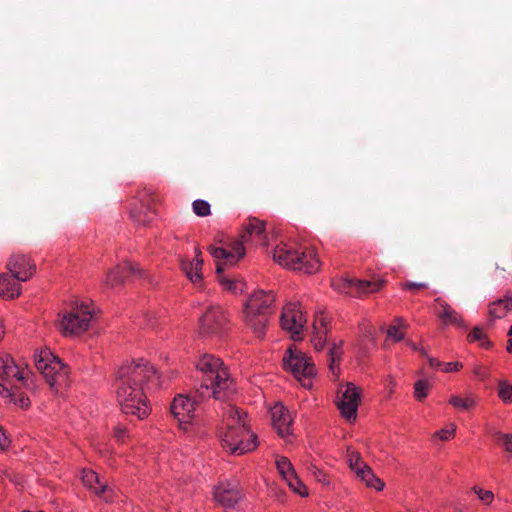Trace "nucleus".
I'll return each instance as SVG.
<instances>
[{
    "mask_svg": "<svg viewBox=\"0 0 512 512\" xmlns=\"http://www.w3.org/2000/svg\"><path fill=\"white\" fill-rule=\"evenodd\" d=\"M158 380L157 371L149 362L139 359L123 364L118 370L115 395L121 411L139 420L151 413L146 386Z\"/></svg>",
    "mask_w": 512,
    "mask_h": 512,
    "instance_id": "f257e3e1",
    "label": "nucleus"
},
{
    "mask_svg": "<svg viewBox=\"0 0 512 512\" xmlns=\"http://www.w3.org/2000/svg\"><path fill=\"white\" fill-rule=\"evenodd\" d=\"M200 375V385L196 389L201 399L226 400L236 392V385L228 367L222 359L212 354H203L195 362Z\"/></svg>",
    "mask_w": 512,
    "mask_h": 512,
    "instance_id": "f03ea898",
    "label": "nucleus"
},
{
    "mask_svg": "<svg viewBox=\"0 0 512 512\" xmlns=\"http://www.w3.org/2000/svg\"><path fill=\"white\" fill-rule=\"evenodd\" d=\"M247 415L228 405L218 436L222 448L229 454L241 456L253 452L259 445L257 435L247 424Z\"/></svg>",
    "mask_w": 512,
    "mask_h": 512,
    "instance_id": "7ed1b4c3",
    "label": "nucleus"
},
{
    "mask_svg": "<svg viewBox=\"0 0 512 512\" xmlns=\"http://www.w3.org/2000/svg\"><path fill=\"white\" fill-rule=\"evenodd\" d=\"M31 376L27 366L17 364L10 354L0 353V394L7 402L22 409L30 406L29 397L21 389L29 387Z\"/></svg>",
    "mask_w": 512,
    "mask_h": 512,
    "instance_id": "20e7f679",
    "label": "nucleus"
},
{
    "mask_svg": "<svg viewBox=\"0 0 512 512\" xmlns=\"http://www.w3.org/2000/svg\"><path fill=\"white\" fill-rule=\"evenodd\" d=\"M274 302L273 291L265 290L254 291L244 302L242 320L255 337L262 339L265 336Z\"/></svg>",
    "mask_w": 512,
    "mask_h": 512,
    "instance_id": "39448f33",
    "label": "nucleus"
},
{
    "mask_svg": "<svg viewBox=\"0 0 512 512\" xmlns=\"http://www.w3.org/2000/svg\"><path fill=\"white\" fill-rule=\"evenodd\" d=\"M244 242H252L255 245L266 246L267 234L265 223L256 218H250L244 224L240 240L233 241L229 248L209 246L208 252L215 260H225L227 264L235 265L245 256Z\"/></svg>",
    "mask_w": 512,
    "mask_h": 512,
    "instance_id": "423d86ee",
    "label": "nucleus"
},
{
    "mask_svg": "<svg viewBox=\"0 0 512 512\" xmlns=\"http://www.w3.org/2000/svg\"><path fill=\"white\" fill-rule=\"evenodd\" d=\"M34 362L38 371L43 375L51 389L56 392L66 388L69 384V367L54 355L48 348L35 352Z\"/></svg>",
    "mask_w": 512,
    "mask_h": 512,
    "instance_id": "0eeeda50",
    "label": "nucleus"
},
{
    "mask_svg": "<svg viewBox=\"0 0 512 512\" xmlns=\"http://www.w3.org/2000/svg\"><path fill=\"white\" fill-rule=\"evenodd\" d=\"M283 368L290 372L305 389H311L316 376L312 359L301 350L289 347L282 359Z\"/></svg>",
    "mask_w": 512,
    "mask_h": 512,
    "instance_id": "6e6552de",
    "label": "nucleus"
},
{
    "mask_svg": "<svg viewBox=\"0 0 512 512\" xmlns=\"http://www.w3.org/2000/svg\"><path fill=\"white\" fill-rule=\"evenodd\" d=\"M170 411L178 427L185 433L196 436L202 432V425L196 414V401L189 395L175 396L171 402Z\"/></svg>",
    "mask_w": 512,
    "mask_h": 512,
    "instance_id": "1a4fd4ad",
    "label": "nucleus"
},
{
    "mask_svg": "<svg viewBox=\"0 0 512 512\" xmlns=\"http://www.w3.org/2000/svg\"><path fill=\"white\" fill-rule=\"evenodd\" d=\"M94 310L88 303H76L60 320V329L64 335H80L86 332L93 321Z\"/></svg>",
    "mask_w": 512,
    "mask_h": 512,
    "instance_id": "9d476101",
    "label": "nucleus"
},
{
    "mask_svg": "<svg viewBox=\"0 0 512 512\" xmlns=\"http://www.w3.org/2000/svg\"><path fill=\"white\" fill-rule=\"evenodd\" d=\"M307 318L299 303H288L283 307L281 327L289 332L294 340L301 339Z\"/></svg>",
    "mask_w": 512,
    "mask_h": 512,
    "instance_id": "9b49d317",
    "label": "nucleus"
},
{
    "mask_svg": "<svg viewBox=\"0 0 512 512\" xmlns=\"http://www.w3.org/2000/svg\"><path fill=\"white\" fill-rule=\"evenodd\" d=\"M361 402V389L353 383H348L340 389L337 400V407L340 414L349 422L356 420L357 411Z\"/></svg>",
    "mask_w": 512,
    "mask_h": 512,
    "instance_id": "f8f14e48",
    "label": "nucleus"
},
{
    "mask_svg": "<svg viewBox=\"0 0 512 512\" xmlns=\"http://www.w3.org/2000/svg\"><path fill=\"white\" fill-rule=\"evenodd\" d=\"M270 415L273 428L277 434L287 443H291L294 439V419L291 412L282 403H276L271 407Z\"/></svg>",
    "mask_w": 512,
    "mask_h": 512,
    "instance_id": "ddd939ff",
    "label": "nucleus"
},
{
    "mask_svg": "<svg viewBox=\"0 0 512 512\" xmlns=\"http://www.w3.org/2000/svg\"><path fill=\"white\" fill-rule=\"evenodd\" d=\"M227 322V316L221 307L210 306L199 319V333L203 336L218 333Z\"/></svg>",
    "mask_w": 512,
    "mask_h": 512,
    "instance_id": "4468645a",
    "label": "nucleus"
},
{
    "mask_svg": "<svg viewBox=\"0 0 512 512\" xmlns=\"http://www.w3.org/2000/svg\"><path fill=\"white\" fill-rule=\"evenodd\" d=\"M276 468L281 478L287 483L288 487L301 497L308 496V489L299 479L293 464L285 456H278L275 460Z\"/></svg>",
    "mask_w": 512,
    "mask_h": 512,
    "instance_id": "2eb2a0df",
    "label": "nucleus"
},
{
    "mask_svg": "<svg viewBox=\"0 0 512 512\" xmlns=\"http://www.w3.org/2000/svg\"><path fill=\"white\" fill-rule=\"evenodd\" d=\"M135 275H140L139 267L131 262H123L107 272L104 285L109 289H115L122 286L129 277Z\"/></svg>",
    "mask_w": 512,
    "mask_h": 512,
    "instance_id": "dca6fc26",
    "label": "nucleus"
},
{
    "mask_svg": "<svg viewBox=\"0 0 512 512\" xmlns=\"http://www.w3.org/2000/svg\"><path fill=\"white\" fill-rule=\"evenodd\" d=\"M7 268L18 281L29 280L36 271L34 261L29 256L23 254L13 255L7 264Z\"/></svg>",
    "mask_w": 512,
    "mask_h": 512,
    "instance_id": "f3484780",
    "label": "nucleus"
},
{
    "mask_svg": "<svg viewBox=\"0 0 512 512\" xmlns=\"http://www.w3.org/2000/svg\"><path fill=\"white\" fill-rule=\"evenodd\" d=\"M300 249L291 244L280 243L273 250L272 257L276 263L286 269L299 268Z\"/></svg>",
    "mask_w": 512,
    "mask_h": 512,
    "instance_id": "a211bd4d",
    "label": "nucleus"
},
{
    "mask_svg": "<svg viewBox=\"0 0 512 512\" xmlns=\"http://www.w3.org/2000/svg\"><path fill=\"white\" fill-rule=\"evenodd\" d=\"M81 479L85 487L91 490L99 498L106 502L113 500V490L107 485L106 482L101 481L99 475L88 469L81 471Z\"/></svg>",
    "mask_w": 512,
    "mask_h": 512,
    "instance_id": "6ab92c4d",
    "label": "nucleus"
},
{
    "mask_svg": "<svg viewBox=\"0 0 512 512\" xmlns=\"http://www.w3.org/2000/svg\"><path fill=\"white\" fill-rule=\"evenodd\" d=\"M213 497L216 503L224 509H231L240 501L241 493L237 485L224 482L215 486Z\"/></svg>",
    "mask_w": 512,
    "mask_h": 512,
    "instance_id": "aec40b11",
    "label": "nucleus"
},
{
    "mask_svg": "<svg viewBox=\"0 0 512 512\" xmlns=\"http://www.w3.org/2000/svg\"><path fill=\"white\" fill-rule=\"evenodd\" d=\"M194 258L188 259L186 257L180 258L181 270L185 273L187 278L194 285H201L203 281L202 268H203V259L201 258V251L199 247L195 246L194 248Z\"/></svg>",
    "mask_w": 512,
    "mask_h": 512,
    "instance_id": "412c9836",
    "label": "nucleus"
},
{
    "mask_svg": "<svg viewBox=\"0 0 512 512\" xmlns=\"http://www.w3.org/2000/svg\"><path fill=\"white\" fill-rule=\"evenodd\" d=\"M329 316L324 312H317L313 321V332L311 342L315 350L324 348L328 335Z\"/></svg>",
    "mask_w": 512,
    "mask_h": 512,
    "instance_id": "4be33fe9",
    "label": "nucleus"
},
{
    "mask_svg": "<svg viewBox=\"0 0 512 512\" xmlns=\"http://www.w3.org/2000/svg\"><path fill=\"white\" fill-rule=\"evenodd\" d=\"M435 313L444 325L464 326L461 314L441 298L435 300Z\"/></svg>",
    "mask_w": 512,
    "mask_h": 512,
    "instance_id": "5701e85b",
    "label": "nucleus"
},
{
    "mask_svg": "<svg viewBox=\"0 0 512 512\" xmlns=\"http://www.w3.org/2000/svg\"><path fill=\"white\" fill-rule=\"evenodd\" d=\"M448 403L458 412H471L478 406L479 396L474 392L465 391L450 395Z\"/></svg>",
    "mask_w": 512,
    "mask_h": 512,
    "instance_id": "b1692460",
    "label": "nucleus"
},
{
    "mask_svg": "<svg viewBox=\"0 0 512 512\" xmlns=\"http://www.w3.org/2000/svg\"><path fill=\"white\" fill-rule=\"evenodd\" d=\"M299 258L301 261L299 266L301 267L291 268V270H298L307 274H314L320 270L322 263L315 248H301Z\"/></svg>",
    "mask_w": 512,
    "mask_h": 512,
    "instance_id": "393cba45",
    "label": "nucleus"
},
{
    "mask_svg": "<svg viewBox=\"0 0 512 512\" xmlns=\"http://www.w3.org/2000/svg\"><path fill=\"white\" fill-rule=\"evenodd\" d=\"M216 264V273L217 279L221 287L232 294H240L245 290V282L241 279H232L228 278L223 274L224 266H231L227 264L225 260H215Z\"/></svg>",
    "mask_w": 512,
    "mask_h": 512,
    "instance_id": "a878e982",
    "label": "nucleus"
},
{
    "mask_svg": "<svg viewBox=\"0 0 512 512\" xmlns=\"http://www.w3.org/2000/svg\"><path fill=\"white\" fill-rule=\"evenodd\" d=\"M512 311V293L505 295L488 304V318L490 322L505 318Z\"/></svg>",
    "mask_w": 512,
    "mask_h": 512,
    "instance_id": "bb28decb",
    "label": "nucleus"
},
{
    "mask_svg": "<svg viewBox=\"0 0 512 512\" xmlns=\"http://www.w3.org/2000/svg\"><path fill=\"white\" fill-rule=\"evenodd\" d=\"M12 273L0 275V297L13 299L21 294V283Z\"/></svg>",
    "mask_w": 512,
    "mask_h": 512,
    "instance_id": "cd10ccee",
    "label": "nucleus"
},
{
    "mask_svg": "<svg viewBox=\"0 0 512 512\" xmlns=\"http://www.w3.org/2000/svg\"><path fill=\"white\" fill-rule=\"evenodd\" d=\"M355 476L369 489H374L377 492H381L385 488V482L375 475L372 468L368 464L365 465V468L358 469V471L355 473Z\"/></svg>",
    "mask_w": 512,
    "mask_h": 512,
    "instance_id": "c85d7f7f",
    "label": "nucleus"
},
{
    "mask_svg": "<svg viewBox=\"0 0 512 512\" xmlns=\"http://www.w3.org/2000/svg\"><path fill=\"white\" fill-rule=\"evenodd\" d=\"M385 283L386 281L381 277H373L369 280L356 279L357 297L377 293L385 286Z\"/></svg>",
    "mask_w": 512,
    "mask_h": 512,
    "instance_id": "c756f323",
    "label": "nucleus"
},
{
    "mask_svg": "<svg viewBox=\"0 0 512 512\" xmlns=\"http://www.w3.org/2000/svg\"><path fill=\"white\" fill-rule=\"evenodd\" d=\"M356 279L348 277H338L332 280V287L335 291L350 296L357 297Z\"/></svg>",
    "mask_w": 512,
    "mask_h": 512,
    "instance_id": "7c9ffc66",
    "label": "nucleus"
},
{
    "mask_svg": "<svg viewBox=\"0 0 512 512\" xmlns=\"http://www.w3.org/2000/svg\"><path fill=\"white\" fill-rule=\"evenodd\" d=\"M343 355V341L340 340L338 342H333L329 349V360H330V371L333 375L338 376L339 374V364L341 362Z\"/></svg>",
    "mask_w": 512,
    "mask_h": 512,
    "instance_id": "2f4dec72",
    "label": "nucleus"
},
{
    "mask_svg": "<svg viewBox=\"0 0 512 512\" xmlns=\"http://www.w3.org/2000/svg\"><path fill=\"white\" fill-rule=\"evenodd\" d=\"M346 463L348 464L350 470L355 474L358 469L365 468L367 464L363 459L361 454L353 449L352 447H347L345 454Z\"/></svg>",
    "mask_w": 512,
    "mask_h": 512,
    "instance_id": "473e14b6",
    "label": "nucleus"
},
{
    "mask_svg": "<svg viewBox=\"0 0 512 512\" xmlns=\"http://www.w3.org/2000/svg\"><path fill=\"white\" fill-rule=\"evenodd\" d=\"M306 470L308 474L313 476L317 482L321 483L324 486L330 485L331 481L329 475L324 470L319 468L315 463H306Z\"/></svg>",
    "mask_w": 512,
    "mask_h": 512,
    "instance_id": "72a5a7b5",
    "label": "nucleus"
},
{
    "mask_svg": "<svg viewBox=\"0 0 512 512\" xmlns=\"http://www.w3.org/2000/svg\"><path fill=\"white\" fill-rule=\"evenodd\" d=\"M457 426L455 423L450 422L446 424L442 429L435 431L432 434V440L433 441H450L452 440L456 435Z\"/></svg>",
    "mask_w": 512,
    "mask_h": 512,
    "instance_id": "f704fd0d",
    "label": "nucleus"
},
{
    "mask_svg": "<svg viewBox=\"0 0 512 512\" xmlns=\"http://www.w3.org/2000/svg\"><path fill=\"white\" fill-rule=\"evenodd\" d=\"M497 394L504 404L512 403V384L506 379L498 380Z\"/></svg>",
    "mask_w": 512,
    "mask_h": 512,
    "instance_id": "c9c22d12",
    "label": "nucleus"
},
{
    "mask_svg": "<svg viewBox=\"0 0 512 512\" xmlns=\"http://www.w3.org/2000/svg\"><path fill=\"white\" fill-rule=\"evenodd\" d=\"M432 388V383L427 379H419L414 383V398L417 401H423L427 398L430 390Z\"/></svg>",
    "mask_w": 512,
    "mask_h": 512,
    "instance_id": "e433bc0d",
    "label": "nucleus"
},
{
    "mask_svg": "<svg viewBox=\"0 0 512 512\" xmlns=\"http://www.w3.org/2000/svg\"><path fill=\"white\" fill-rule=\"evenodd\" d=\"M405 325L402 319H396L395 324L387 329V337L392 341L399 342L405 337Z\"/></svg>",
    "mask_w": 512,
    "mask_h": 512,
    "instance_id": "4c0bfd02",
    "label": "nucleus"
},
{
    "mask_svg": "<svg viewBox=\"0 0 512 512\" xmlns=\"http://www.w3.org/2000/svg\"><path fill=\"white\" fill-rule=\"evenodd\" d=\"M472 491L482 504L490 506L494 502L495 496L491 490H486L481 486L475 485L473 486Z\"/></svg>",
    "mask_w": 512,
    "mask_h": 512,
    "instance_id": "58836bf2",
    "label": "nucleus"
},
{
    "mask_svg": "<svg viewBox=\"0 0 512 512\" xmlns=\"http://www.w3.org/2000/svg\"><path fill=\"white\" fill-rule=\"evenodd\" d=\"M146 325L155 328L164 322V313L148 310L143 314Z\"/></svg>",
    "mask_w": 512,
    "mask_h": 512,
    "instance_id": "ea45409f",
    "label": "nucleus"
},
{
    "mask_svg": "<svg viewBox=\"0 0 512 512\" xmlns=\"http://www.w3.org/2000/svg\"><path fill=\"white\" fill-rule=\"evenodd\" d=\"M192 210L198 217H207L211 214V206L208 201L197 199L192 202Z\"/></svg>",
    "mask_w": 512,
    "mask_h": 512,
    "instance_id": "a19ab883",
    "label": "nucleus"
},
{
    "mask_svg": "<svg viewBox=\"0 0 512 512\" xmlns=\"http://www.w3.org/2000/svg\"><path fill=\"white\" fill-rule=\"evenodd\" d=\"M468 340L470 342L479 341L483 348H489L491 346V342L486 338L484 331L480 327L473 328L471 333L468 335Z\"/></svg>",
    "mask_w": 512,
    "mask_h": 512,
    "instance_id": "79ce46f5",
    "label": "nucleus"
},
{
    "mask_svg": "<svg viewBox=\"0 0 512 512\" xmlns=\"http://www.w3.org/2000/svg\"><path fill=\"white\" fill-rule=\"evenodd\" d=\"M113 436L118 443L124 444L130 438V433L124 425L117 424L113 428Z\"/></svg>",
    "mask_w": 512,
    "mask_h": 512,
    "instance_id": "37998d69",
    "label": "nucleus"
},
{
    "mask_svg": "<svg viewBox=\"0 0 512 512\" xmlns=\"http://www.w3.org/2000/svg\"><path fill=\"white\" fill-rule=\"evenodd\" d=\"M473 374L480 380H485L490 376V370L488 367L480 364H476L473 367Z\"/></svg>",
    "mask_w": 512,
    "mask_h": 512,
    "instance_id": "c03bdc74",
    "label": "nucleus"
},
{
    "mask_svg": "<svg viewBox=\"0 0 512 512\" xmlns=\"http://www.w3.org/2000/svg\"><path fill=\"white\" fill-rule=\"evenodd\" d=\"M463 364L459 361L442 363L441 371L444 373L458 372L462 369Z\"/></svg>",
    "mask_w": 512,
    "mask_h": 512,
    "instance_id": "a18cd8bd",
    "label": "nucleus"
},
{
    "mask_svg": "<svg viewBox=\"0 0 512 512\" xmlns=\"http://www.w3.org/2000/svg\"><path fill=\"white\" fill-rule=\"evenodd\" d=\"M131 217L139 225H146L147 223H149L152 220L151 216L145 215L142 217V212L136 211V210L131 211Z\"/></svg>",
    "mask_w": 512,
    "mask_h": 512,
    "instance_id": "49530a36",
    "label": "nucleus"
},
{
    "mask_svg": "<svg viewBox=\"0 0 512 512\" xmlns=\"http://www.w3.org/2000/svg\"><path fill=\"white\" fill-rule=\"evenodd\" d=\"M498 440L501 441L506 451L512 453V434L499 433Z\"/></svg>",
    "mask_w": 512,
    "mask_h": 512,
    "instance_id": "de8ad7c7",
    "label": "nucleus"
},
{
    "mask_svg": "<svg viewBox=\"0 0 512 512\" xmlns=\"http://www.w3.org/2000/svg\"><path fill=\"white\" fill-rule=\"evenodd\" d=\"M401 288L403 290L416 291L419 289L428 288V284H426L424 282H406V283L401 284Z\"/></svg>",
    "mask_w": 512,
    "mask_h": 512,
    "instance_id": "09e8293b",
    "label": "nucleus"
},
{
    "mask_svg": "<svg viewBox=\"0 0 512 512\" xmlns=\"http://www.w3.org/2000/svg\"><path fill=\"white\" fill-rule=\"evenodd\" d=\"M395 388H396L395 379L391 375H388L385 379V391L388 394V396H391L394 393Z\"/></svg>",
    "mask_w": 512,
    "mask_h": 512,
    "instance_id": "8fccbe9b",
    "label": "nucleus"
},
{
    "mask_svg": "<svg viewBox=\"0 0 512 512\" xmlns=\"http://www.w3.org/2000/svg\"><path fill=\"white\" fill-rule=\"evenodd\" d=\"M10 445V440L6 436L3 428L0 426V452L6 450Z\"/></svg>",
    "mask_w": 512,
    "mask_h": 512,
    "instance_id": "3c124183",
    "label": "nucleus"
},
{
    "mask_svg": "<svg viewBox=\"0 0 512 512\" xmlns=\"http://www.w3.org/2000/svg\"><path fill=\"white\" fill-rule=\"evenodd\" d=\"M429 364H430V366L432 368L440 369L441 370L442 362H440L438 359H436V358H429Z\"/></svg>",
    "mask_w": 512,
    "mask_h": 512,
    "instance_id": "603ef678",
    "label": "nucleus"
},
{
    "mask_svg": "<svg viewBox=\"0 0 512 512\" xmlns=\"http://www.w3.org/2000/svg\"><path fill=\"white\" fill-rule=\"evenodd\" d=\"M6 334V327L2 320H0V342L4 339Z\"/></svg>",
    "mask_w": 512,
    "mask_h": 512,
    "instance_id": "864d4df0",
    "label": "nucleus"
},
{
    "mask_svg": "<svg viewBox=\"0 0 512 512\" xmlns=\"http://www.w3.org/2000/svg\"><path fill=\"white\" fill-rule=\"evenodd\" d=\"M406 345L409 346L412 350H418V347L416 344H414L413 342L411 341H407L406 342Z\"/></svg>",
    "mask_w": 512,
    "mask_h": 512,
    "instance_id": "5fc2aeb1",
    "label": "nucleus"
},
{
    "mask_svg": "<svg viewBox=\"0 0 512 512\" xmlns=\"http://www.w3.org/2000/svg\"><path fill=\"white\" fill-rule=\"evenodd\" d=\"M507 351L512 354V339L507 342Z\"/></svg>",
    "mask_w": 512,
    "mask_h": 512,
    "instance_id": "6e6d98bb",
    "label": "nucleus"
},
{
    "mask_svg": "<svg viewBox=\"0 0 512 512\" xmlns=\"http://www.w3.org/2000/svg\"><path fill=\"white\" fill-rule=\"evenodd\" d=\"M508 335L512 337V326L509 329Z\"/></svg>",
    "mask_w": 512,
    "mask_h": 512,
    "instance_id": "4d7b16f0",
    "label": "nucleus"
}]
</instances>
